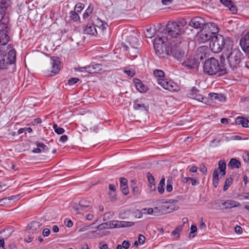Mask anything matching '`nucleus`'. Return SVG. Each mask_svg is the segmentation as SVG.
I'll list each match as a JSON object with an SVG mask.
<instances>
[{"label": "nucleus", "mask_w": 249, "mask_h": 249, "mask_svg": "<svg viewBox=\"0 0 249 249\" xmlns=\"http://www.w3.org/2000/svg\"><path fill=\"white\" fill-rule=\"evenodd\" d=\"M167 38L163 36V32L154 38L153 46L156 55L160 58H165L172 54L176 59L181 61L185 56L184 51L179 46L181 43L173 44L167 42Z\"/></svg>", "instance_id": "f257e3e1"}, {"label": "nucleus", "mask_w": 249, "mask_h": 249, "mask_svg": "<svg viewBox=\"0 0 249 249\" xmlns=\"http://www.w3.org/2000/svg\"><path fill=\"white\" fill-rule=\"evenodd\" d=\"M232 41L228 39L223 52L222 57L226 58L229 68L233 70L239 66L242 58V53L238 49L232 48Z\"/></svg>", "instance_id": "f03ea898"}, {"label": "nucleus", "mask_w": 249, "mask_h": 249, "mask_svg": "<svg viewBox=\"0 0 249 249\" xmlns=\"http://www.w3.org/2000/svg\"><path fill=\"white\" fill-rule=\"evenodd\" d=\"M184 33V29L180 28V26L175 21H168L163 36H165L167 38V43H181L182 36Z\"/></svg>", "instance_id": "7ed1b4c3"}, {"label": "nucleus", "mask_w": 249, "mask_h": 249, "mask_svg": "<svg viewBox=\"0 0 249 249\" xmlns=\"http://www.w3.org/2000/svg\"><path fill=\"white\" fill-rule=\"evenodd\" d=\"M228 70L224 66H220L218 60L212 57L207 59L203 65V71L209 75L220 76L228 72Z\"/></svg>", "instance_id": "20e7f679"}, {"label": "nucleus", "mask_w": 249, "mask_h": 249, "mask_svg": "<svg viewBox=\"0 0 249 249\" xmlns=\"http://www.w3.org/2000/svg\"><path fill=\"white\" fill-rule=\"evenodd\" d=\"M228 39H225L224 37L219 34H217L212 36L210 43L209 46L211 50L215 53L220 52L222 49L224 52V48L226 46V43Z\"/></svg>", "instance_id": "39448f33"}, {"label": "nucleus", "mask_w": 249, "mask_h": 249, "mask_svg": "<svg viewBox=\"0 0 249 249\" xmlns=\"http://www.w3.org/2000/svg\"><path fill=\"white\" fill-rule=\"evenodd\" d=\"M16 57L15 50H10L7 54L0 50V69H6L9 64H13L16 60Z\"/></svg>", "instance_id": "423d86ee"}, {"label": "nucleus", "mask_w": 249, "mask_h": 249, "mask_svg": "<svg viewBox=\"0 0 249 249\" xmlns=\"http://www.w3.org/2000/svg\"><path fill=\"white\" fill-rule=\"evenodd\" d=\"M226 163L224 160H219L218 162V167L215 168L213 173V186L216 188L218 184L219 175L218 170H220V178L224 177L226 174Z\"/></svg>", "instance_id": "0eeeda50"}, {"label": "nucleus", "mask_w": 249, "mask_h": 249, "mask_svg": "<svg viewBox=\"0 0 249 249\" xmlns=\"http://www.w3.org/2000/svg\"><path fill=\"white\" fill-rule=\"evenodd\" d=\"M177 201V200H170L168 202L165 201L164 200L158 201L159 204H162L161 206H159V215L170 213L175 210L178 209V207L175 206L172 202Z\"/></svg>", "instance_id": "6e6552de"}, {"label": "nucleus", "mask_w": 249, "mask_h": 249, "mask_svg": "<svg viewBox=\"0 0 249 249\" xmlns=\"http://www.w3.org/2000/svg\"><path fill=\"white\" fill-rule=\"evenodd\" d=\"M219 210H226L232 208L238 207L240 206V203L233 200H217L215 203Z\"/></svg>", "instance_id": "1a4fd4ad"}, {"label": "nucleus", "mask_w": 249, "mask_h": 249, "mask_svg": "<svg viewBox=\"0 0 249 249\" xmlns=\"http://www.w3.org/2000/svg\"><path fill=\"white\" fill-rule=\"evenodd\" d=\"M158 83L163 89L168 90L170 91H178V85L171 80H168L167 79H158Z\"/></svg>", "instance_id": "9d476101"}, {"label": "nucleus", "mask_w": 249, "mask_h": 249, "mask_svg": "<svg viewBox=\"0 0 249 249\" xmlns=\"http://www.w3.org/2000/svg\"><path fill=\"white\" fill-rule=\"evenodd\" d=\"M8 25L4 22L0 23V45H6L9 41L8 36Z\"/></svg>", "instance_id": "9b49d317"}, {"label": "nucleus", "mask_w": 249, "mask_h": 249, "mask_svg": "<svg viewBox=\"0 0 249 249\" xmlns=\"http://www.w3.org/2000/svg\"><path fill=\"white\" fill-rule=\"evenodd\" d=\"M187 96L200 102L207 104V98L200 94V91L195 88L191 90V91L188 94Z\"/></svg>", "instance_id": "f8f14e48"}, {"label": "nucleus", "mask_w": 249, "mask_h": 249, "mask_svg": "<svg viewBox=\"0 0 249 249\" xmlns=\"http://www.w3.org/2000/svg\"><path fill=\"white\" fill-rule=\"evenodd\" d=\"M51 64L52 67L50 73L48 75L51 76L58 73L60 70V61L57 57L53 56L51 57Z\"/></svg>", "instance_id": "ddd939ff"}, {"label": "nucleus", "mask_w": 249, "mask_h": 249, "mask_svg": "<svg viewBox=\"0 0 249 249\" xmlns=\"http://www.w3.org/2000/svg\"><path fill=\"white\" fill-rule=\"evenodd\" d=\"M205 24V20L204 18L196 17L193 18L189 22V25L195 29L203 28Z\"/></svg>", "instance_id": "4468645a"}, {"label": "nucleus", "mask_w": 249, "mask_h": 249, "mask_svg": "<svg viewBox=\"0 0 249 249\" xmlns=\"http://www.w3.org/2000/svg\"><path fill=\"white\" fill-rule=\"evenodd\" d=\"M127 42L128 43L129 47L134 51V55L138 53V46L139 44L138 39L136 36H130L127 37Z\"/></svg>", "instance_id": "2eb2a0df"}, {"label": "nucleus", "mask_w": 249, "mask_h": 249, "mask_svg": "<svg viewBox=\"0 0 249 249\" xmlns=\"http://www.w3.org/2000/svg\"><path fill=\"white\" fill-rule=\"evenodd\" d=\"M10 0H1L0 2V21L4 17L8 7L11 5Z\"/></svg>", "instance_id": "dca6fc26"}, {"label": "nucleus", "mask_w": 249, "mask_h": 249, "mask_svg": "<svg viewBox=\"0 0 249 249\" xmlns=\"http://www.w3.org/2000/svg\"><path fill=\"white\" fill-rule=\"evenodd\" d=\"M203 29L214 36L216 35L219 30L218 26L215 23L213 22L206 23L205 22Z\"/></svg>", "instance_id": "f3484780"}, {"label": "nucleus", "mask_w": 249, "mask_h": 249, "mask_svg": "<svg viewBox=\"0 0 249 249\" xmlns=\"http://www.w3.org/2000/svg\"><path fill=\"white\" fill-rule=\"evenodd\" d=\"M240 45L245 52L249 53V32L240 39Z\"/></svg>", "instance_id": "a211bd4d"}, {"label": "nucleus", "mask_w": 249, "mask_h": 249, "mask_svg": "<svg viewBox=\"0 0 249 249\" xmlns=\"http://www.w3.org/2000/svg\"><path fill=\"white\" fill-rule=\"evenodd\" d=\"M208 97L212 102H223L225 101V97L222 94L211 93L209 94Z\"/></svg>", "instance_id": "6ab92c4d"}, {"label": "nucleus", "mask_w": 249, "mask_h": 249, "mask_svg": "<svg viewBox=\"0 0 249 249\" xmlns=\"http://www.w3.org/2000/svg\"><path fill=\"white\" fill-rule=\"evenodd\" d=\"M213 36L203 28L199 35V40L200 42L204 43L207 41H210Z\"/></svg>", "instance_id": "aec40b11"}, {"label": "nucleus", "mask_w": 249, "mask_h": 249, "mask_svg": "<svg viewBox=\"0 0 249 249\" xmlns=\"http://www.w3.org/2000/svg\"><path fill=\"white\" fill-rule=\"evenodd\" d=\"M87 70V73H94L100 72L102 71V68L101 64H94L86 66Z\"/></svg>", "instance_id": "412c9836"}, {"label": "nucleus", "mask_w": 249, "mask_h": 249, "mask_svg": "<svg viewBox=\"0 0 249 249\" xmlns=\"http://www.w3.org/2000/svg\"><path fill=\"white\" fill-rule=\"evenodd\" d=\"M84 32L86 34L96 36L98 34V30L94 25L89 23L84 28Z\"/></svg>", "instance_id": "4be33fe9"}, {"label": "nucleus", "mask_w": 249, "mask_h": 249, "mask_svg": "<svg viewBox=\"0 0 249 249\" xmlns=\"http://www.w3.org/2000/svg\"><path fill=\"white\" fill-rule=\"evenodd\" d=\"M42 224L37 221H32L29 225V230L31 233H35L38 232L41 230Z\"/></svg>", "instance_id": "5701e85b"}, {"label": "nucleus", "mask_w": 249, "mask_h": 249, "mask_svg": "<svg viewBox=\"0 0 249 249\" xmlns=\"http://www.w3.org/2000/svg\"><path fill=\"white\" fill-rule=\"evenodd\" d=\"M120 187L121 189V191L122 193L124 195H126L128 194V189L127 186V180L126 178H120Z\"/></svg>", "instance_id": "b1692460"}, {"label": "nucleus", "mask_w": 249, "mask_h": 249, "mask_svg": "<svg viewBox=\"0 0 249 249\" xmlns=\"http://www.w3.org/2000/svg\"><path fill=\"white\" fill-rule=\"evenodd\" d=\"M136 89L140 92H144L147 90V87L139 79L134 80Z\"/></svg>", "instance_id": "393cba45"}, {"label": "nucleus", "mask_w": 249, "mask_h": 249, "mask_svg": "<svg viewBox=\"0 0 249 249\" xmlns=\"http://www.w3.org/2000/svg\"><path fill=\"white\" fill-rule=\"evenodd\" d=\"M235 122L236 124H241L244 127H249V121L246 118L238 117Z\"/></svg>", "instance_id": "a878e982"}, {"label": "nucleus", "mask_w": 249, "mask_h": 249, "mask_svg": "<svg viewBox=\"0 0 249 249\" xmlns=\"http://www.w3.org/2000/svg\"><path fill=\"white\" fill-rule=\"evenodd\" d=\"M133 107L136 110L140 109L142 111L147 112L148 110V107L145 106L142 103H139L138 101L134 102Z\"/></svg>", "instance_id": "bb28decb"}, {"label": "nucleus", "mask_w": 249, "mask_h": 249, "mask_svg": "<svg viewBox=\"0 0 249 249\" xmlns=\"http://www.w3.org/2000/svg\"><path fill=\"white\" fill-rule=\"evenodd\" d=\"M228 166L232 169L233 168H239L240 166V162L235 159H231L229 162L228 163Z\"/></svg>", "instance_id": "cd10ccee"}, {"label": "nucleus", "mask_w": 249, "mask_h": 249, "mask_svg": "<svg viewBox=\"0 0 249 249\" xmlns=\"http://www.w3.org/2000/svg\"><path fill=\"white\" fill-rule=\"evenodd\" d=\"M144 213H146L148 214H151L154 213L155 215H159V208L158 207H155L154 209L148 208V209H143L142 210Z\"/></svg>", "instance_id": "c85d7f7f"}, {"label": "nucleus", "mask_w": 249, "mask_h": 249, "mask_svg": "<svg viewBox=\"0 0 249 249\" xmlns=\"http://www.w3.org/2000/svg\"><path fill=\"white\" fill-rule=\"evenodd\" d=\"M155 30L154 29H152L151 27H149L145 29V31H144V34L145 35V37L147 38H152L155 35Z\"/></svg>", "instance_id": "c756f323"}, {"label": "nucleus", "mask_w": 249, "mask_h": 249, "mask_svg": "<svg viewBox=\"0 0 249 249\" xmlns=\"http://www.w3.org/2000/svg\"><path fill=\"white\" fill-rule=\"evenodd\" d=\"M99 25L97 26L98 32H99L100 34H104V30H105L107 26L106 23L103 22L100 20L98 23Z\"/></svg>", "instance_id": "7c9ffc66"}, {"label": "nucleus", "mask_w": 249, "mask_h": 249, "mask_svg": "<svg viewBox=\"0 0 249 249\" xmlns=\"http://www.w3.org/2000/svg\"><path fill=\"white\" fill-rule=\"evenodd\" d=\"M118 220H112L106 222L107 228L108 229H112L118 228Z\"/></svg>", "instance_id": "2f4dec72"}, {"label": "nucleus", "mask_w": 249, "mask_h": 249, "mask_svg": "<svg viewBox=\"0 0 249 249\" xmlns=\"http://www.w3.org/2000/svg\"><path fill=\"white\" fill-rule=\"evenodd\" d=\"M134 225V223L131 221H118V228H125L131 227Z\"/></svg>", "instance_id": "473e14b6"}, {"label": "nucleus", "mask_w": 249, "mask_h": 249, "mask_svg": "<svg viewBox=\"0 0 249 249\" xmlns=\"http://www.w3.org/2000/svg\"><path fill=\"white\" fill-rule=\"evenodd\" d=\"M164 185H165V178H162L160 179V180L158 184V191L159 193H160V194H163L164 191Z\"/></svg>", "instance_id": "72a5a7b5"}, {"label": "nucleus", "mask_w": 249, "mask_h": 249, "mask_svg": "<svg viewBox=\"0 0 249 249\" xmlns=\"http://www.w3.org/2000/svg\"><path fill=\"white\" fill-rule=\"evenodd\" d=\"M122 47H123V50L124 51H128L130 55H131L132 56H133L134 57L137 56V54H136V55H134V50L131 49L130 47H129V46H128V45H127L126 44H122Z\"/></svg>", "instance_id": "f704fd0d"}, {"label": "nucleus", "mask_w": 249, "mask_h": 249, "mask_svg": "<svg viewBox=\"0 0 249 249\" xmlns=\"http://www.w3.org/2000/svg\"><path fill=\"white\" fill-rule=\"evenodd\" d=\"M53 128L54 129L55 132L58 134H62L65 132L64 128L59 127L56 124L53 125Z\"/></svg>", "instance_id": "c9c22d12"}, {"label": "nucleus", "mask_w": 249, "mask_h": 249, "mask_svg": "<svg viewBox=\"0 0 249 249\" xmlns=\"http://www.w3.org/2000/svg\"><path fill=\"white\" fill-rule=\"evenodd\" d=\"M233 179L232 178H228L226 179L225 184L223 187L224 191H227L232 182Z\"/></svg>", "instance_id": "e433bc0d"}, {"label": "nucleus", "mask_w": 249, "mask_h": 249, "mask_svg": "<svg viewBox=\"0 0 249 249\" xmlns=\"http://www.w3.org/2000/svg\"><path fill=\"white\" fill-rule=\"evenodd\" d=\"M154 74L156 77H159V79H161L164 76V72L160 70H155L154 71Z\"/></svg>", "instance_id": "4c0bfd02"}, {"label": "nucleus", "mask_w": 249, "mask_h": 249, "mask_svg": "<svg viewBox=\"0 0 249 249\" xmlns=\"http://www.w3.org/2000/svg\"><path fill=\"white\" fill-rule=\"evenodd\" d=\"M93 11V7L89 5L83 14L84 18H88Z\"/></svg>", "instance_id": "58836bf2"}, {"label": "nucleus", "mask_w": 249, "mask_h": 249, "mask_svg": "<svg viewBox=\"0 0 249 249\" xmlns=\"http://www.w3.org/2000/svg\"><path fill=\"white\" fill-rule=\"evenodd\" d=\"M114 215V213L113 212H109L105 213L103 216V220L107 221L113 217Z\"/></svg>", "instance_id": "ea45409f"}, {"label": "nucleus", "mask_w": 249, "mask_h": 249, "mask_svg": "<svg viewBox=\"0 0 249 249\" xmlns=\"http://www.w3.org/2000/svg\"><path fill=\"white\" fill-rule=\"evenodd\" d=\"M172 190V179L169 178L167 180L166 191L168 192H170Z\"/></svg>", "instance_id": "a19ab883"}, {"label": "nucleus", "mask_w": 249, "mask_h": 249, "mask_svg": "<svg viewBox=\"0 0 249 249\" xmlns=\"http://www.w3.org/2000/svg\"><path fill=\"white\" fill-rule=\"evenodd\" d=\"M36 146L39 147L42 150V152H47L48 151L49 149L46 145L42 142H37Z\"/></svg>", "instance_id": "79ce46f5"}, {"label": "nucleus", "mask_w": 249, "mask_h": 249, "mask_svg": "<svg viewBox=\"0 0 249 249\" xmlns=\"http://www.w3.org/2000/svg\"><path fill=\"white\" fill-rule=\"evenodd\" d=\"M182 65L184 67L188 68L189 69H192L194 67V64L190 62L189 60L187 61H184L182 63Z\"/></svg>", "instance_id": "37998d69"}, {"label": "nucleus", "mask_w": 249, "mask_h": 249, "mask_svg": "<svg viewBox=\"0 0 249 249\" xmlns=\"http://www.w3.org/2000/svg\"><path fill=\"white\" fill-rule=\"evenodd\" d=\"M146 177L147 178V179H148L149 184L155 183L154 177L152 176V175L150 172H148L147 173Z\"/></svg>", "instance_id": "c03bdc74"}, {"label": "nucleus", "mask_w": 249, "mask_h": 249, "mask_svg": "<svg viewBox=\"0 0 249 249\" xmlns=\"http://www.w3.org/2000/svg\"><path fill=\"white\" fill-rule=\"evenodd\" d=\"M179 26L180 28L183 29L184 27L187 24V21L184 19H181L178 21H175Z\"/></svg>", "instance_id": "a18cd8bd"}, {"label": "nucleus", "mask_w": 249, "mask_h": 249, "mask_svg": "<svg viewBox=\"0 0 249 249\" xmlns=\"http://www.w3.org/2000/svg\"><path fill=\"white\" fill-rule=\"evenodd\" d=\"M84 7V5L81 3H77L75 6V11L81 12Z\"/></svg>", "instance_id": "49530a36"}, {"label": "nucleus", "mask_w": 249, "mask_h": 249, "mask_svg": "<svg viewBox=\"0 0 249 249\" xmlns=\"http://www.w3.org/2000/svg\"><path fill=\"white\" fill-rule=\"evenodd\" d=\"M124 72L130 77L133 76L135 74V71L131 69L124 70Z\"/></svg>", "instance_id": "de8ad7c7"}, {"label": "nucleus", "mask_w": 249, "mask_h": 249, "mask_svg": "<svg viewBox=\"0 0 249 249\" xmlns=\"http://www.w3.org/2000/svg\"><path fill=\"white\" fill-rule=\"evenodd\" d=\"M79 206L81 207V209H83L85 208H91V206L89 204H87L86 202L84 200H81L79 203Z\"/></svg>", "instance_id": "09e8293b"}, {"label": "nucleus", "mask_w": 249, "mask_h": 249, "mask_svg": "<svg viewBox=\"0 0 249 249\" xmlns=\"http://www.w3.org/2000/svg\"><path fill=\"white\" fill-rule=\"evenodd\" d=\"M180 231L181 228L178 227L174 231H172V234L176 238H178L179 237V232Z\"/></svg>", "instance_id": "8fccbe9b"}, {"label": "nucleus", "mask_w": 249, "mask_h": 249, "mask_svg": "<svg viewBox=\"0 0 249 249\" xmlns=\"http://www.w3.org/2000/svg\"><path fill=\"white\" fill-rule=\"evenodd\" d=\"M77 13L76 11H71L70 13L71 17L75 21L77 20L80 18Z\"/></svg>", "instance_id": "3c124183"}, {"label": "nucleus", "mask_w": 249, "mask_h": 249, "mask_svg": "<svg viewBox=\"0 0 249 249\" xmlns=\"http://www.w3.org/2000/svg\"><path fill=\"white\" fill-rule=\"evenodd\" d=\"M228 7L233 14L236 13L237 11L236 6L232 2H231V4L230 5V6H228Z\"/></svg>", "instance_id": "603ef678"}, {"label": "nucleus", "mask_w": 249, "mask_h": 249, "mask_svg": "<svg viewBox=\"0 0 249 249\" xmlns=\"http://www.w3.org/2000/svg\"><path fill=\"white\" fill-rule=\"evenodd\" d=\"M79 81V79L77 78H71L68 81V83L70 85H72Z\"/></svg>", "instance_id": "864d4df0"}, {"label": "nucleus", "mask_w": 249, "mask_h": 249, "mask_svg": "<svg viewBox=\"0 0 249 249\" xmlns=\"http://www.w3.org/2000/svg\"><path fill=\"white\" fill-rule=\"evenodd\" d=\"M122 245L124 249H127L129 248L130 244L128 241L124 240L123 242Z\"/></svg>", "instance_id": "5fc2aeb1"}, {"label": "nucleus", "mask_w": 249, "mask_h": 249, "mask_svg": "<svg viewBox=\"0 0 249 249\" xmlns=\"http://www.w3.org/2000/svg\"><path fill=\"white\" fill-rule=\"evenodd\" d=\"M97 230H98L100 231L102 230L107 229L106 225V223H102L99 226H98L96 228Z\"/></svg>", "instance_id": "6e6d98bb"}, {"label": "nucleus", "mask_w": 249, "mask_h": 249, "mask_svg": "<svg viewBox=\"0 0 249 249\" xmlns=\"http://www.w3.org/2000/svg\"><path fill=\"white\" fill-rule=\"evenodd\" d=\"M64 223L65 225L69 228L71 227L73 225L72 222L70 219H66L64 221Z\"/></svg>", "instance_id": "4d7b16f0"}, {"label": "nucleus", "mask_w": 249, "mask_h": 249, "mask_svg": "<svg viewBox=\"0 0 249 249\" xmlns=\"http://www.w3.org/2000/svg\"><path fill=\"white\" fill-rule=\"evenodd\" d=\"M220 1L221 3L227 7L230 6L232 2L230 0H220Z\"/></svg>", "instance_id": "13d9d810"}, {"label": "nucleus", "mask_w": 249, "mask_h": 249, "mask_svg": "<svg viewBox=\"0 0 249 249\" xmlns=\"http://www.w3.org/2000/svg\"><path fill=\"white\" fill-rule=\"evenodd\" d=\"M9 204L8 199L6 197L0 199V206H3L5 204Z\"/></svg>", "instance_id": "bf43d9fd"}, {"label": "nucleus", "mask_w": 249, "mask_h": 249, "mask_svg": "<svg viewBox=\"0 0 249 249\" xmlns=\"http://www.w3.org/2000/svg\"><path fill=\"white\" fill-rule=\"evenodd\" d=\"M94 224H95V223H93L92 224H91L90 225L84 226L80 229L79 231L82 232V231H87V230H89L90 229V227Z\"/></svg>", "instance_id": "052dcab7"}, {"label": "nucleus", "mask_w": 249, "mask_h": 249, "mask_svg": "<svg viewBox=\"0 0 249 249\" xmlns=\"http://www.w3.org/2000/svg\"><path fill=\"white\" fill-rule=\"evenodd\" d=\"M138 242L140 244H143L145 242V237L142 235L140 234L138 238Z\"/></svg>", "instance_id": "680f3d73"}, {"label": "nucleus", "mask_w": 249, "mask_h": 249, "mask_svg": "<svg viewBox=\"0 0 249 249\" xmlns=\"http://www.w3.org/2000/svg\"><path fill=\"white\" fill-rule=\"evenodd\" d=\"M50 233V230L48 228H45L43 230L42 234L44 236H48Z\"/></svg>", "instance_id": "e2e57ef3"}, {"label": "nucleus", "mask_w": 249, "mask_h": 249, "mask_svg": "<svg viewBox=\"0 0 249 249\" xmlns=\"http://www.w3.org/2000/svg\"><path fill=\"white\" fill-rule=\"evenodd\" d=\"M133 193L134 195H137L139 194V189L137 186H134V184L132 185Z\"/></svg>", "instance_id": "0e129e2a"}, {"label": "nucleus", "mask_w": 249, "mask_h": 249, "mask_svg": "<svg viewBox=\"0 0 249 249\" xmlns=\"http://www.w3.org/2000/svg\"><path fill=\"white\" fill-rule=\"evenodd\" d=\"M0 249H5V242L3 238H0Z\"/></svg>", "instance_id": "69168bd1"}, {"label": "nucleus", "mask_w": 249, "mask_h": 249, "mask_svg": "<svg viewBox=\"0 0 249 249\" xmlns=\"http://www.w3.org/2000/svg\"><path fill=\"white\" fill-rule=\"evenodd\" d=\"M243 158L244 159V160L246 162H249V154L248 153H245L243 155Z\"/></svg>", "instance_id": "338daca9"}, {"label": "nucleus", "mask_w": 249, "mask_h": 249, "mask_svg": "<svg viewBox=\"0 0 249 249\" xmlns=\"http://www.w3.org/2000/svg\"><path fill=\"white\" fill-rule=\"evenodd\" d=\"M234 230L235 232L237 233H241L242 232V228L239 226H235Z\"/></svg>", "instance_id": "774afa93"}]
</instances>
